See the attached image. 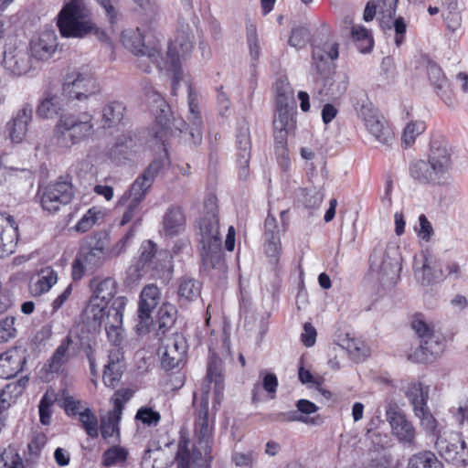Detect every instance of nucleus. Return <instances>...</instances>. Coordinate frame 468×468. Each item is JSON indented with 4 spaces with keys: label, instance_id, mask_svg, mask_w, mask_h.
<instances>
[{
    "label": "nucleus",
    "instance_id": "nucleus-1",
    "mask_svg": "<svg viewBox=\"0 0 468 468\" xmlns=\"http://www.w3.org/2000/svg\"><path fill=\"white\" fill-rule=\"evenodd\" d=\"M192 37L181 32L169 44L166 57L162 55V38L146 25L128 28L122 33V42L136 57V66L145 73L153 66L173 72L172 93L176 95L179 82L183 80L181 64L193 49Z\"/></svg>",
    "mask_w": 468,
    "mask_h": 468
},
{
    "label": "nucleus",
    "instance_id": "nucleus-2",
    "mask_svg": "<svg viewBox=\"0 0 468 468\" xmlns=\"http://www.w3.org/2000/svg\"><path fill=\"white\" fill-rule=\"evenodd\" d=\"M222 376V361L211 356L208 359L207 376L198 392L193 395V405L196 408L195 437L197 440V448L193 452H200L206 462L212 459L213 429L215 416L209 415L208 403L211 385L214 390V405H219L223 396L224 383Z\"/></svg>",
    "mask_w": 468,
    "mask_h": 468
},
{
    "label": "nucleus",
    "instance_id": "nucleus-3",
    "mask_svg": "<svg viewBox=\"0 0 468 468\" xmlns=\"http://www.w3.org/2000/svg\"><path fill=\"white\" fill-rule=\"evenodd\" d=\"M452 150L445 137L435 134L430 143L428 160H415L410 165V176L420 184L444 185L450 179Z\"/></svg>",
    "mask_w": 468,
    "mask_h": 468
},
{
    "label": "nucleus",
    "instance_id": "nucleus-4",
    "mask_svg": "<svg viewBox=\"0 0 468 468\" xmlns=\"http://www.w3.org/2000/svg\"><path fill=\"white\" fill-rule=\"evenodd\" d=\"M201 257L206 271H225L222 258L221 238L218 229V204L215 196H209L204 203V216L199 221Z\"/></svg>",
    "mask_w": 468,
    "mask_h": 468
},
{
    "label": "nucleus",
    "instance_id": "nucleus-5",
    "mask_svg": "<svg viewBox=\"0 0 468 468\" xmlns=\"http://www.w3.org/2000/svg\"><path fill=\"white\" fill-rule=\"evenodd\" d=\"M58 27L64 37L83 38L94 35L104 41L106 35L91 19V11L83 0H70L61 9L58 17Z\"/></svg>",
    "mask_w": 468,
    "mask_h": 468
},
{
    "label": "nucleus",
    "instance_id": "nucleus-6",
    "mask_svg": "<svg viewBox=\"0 0 468 468\" xmlns=\"http://www.w3.org/2000/svg\"><path fill=\"white\" fill-rule=\"evenodd\" d=\"M186 87L188 104L187 121L174 119L171 122L167 118L163 119L161 116L156 118L159 129L155 132V138L161 142L163 146H165L168 132L170 133H173L171 125L180 133H186L188 135L189 144L198 145L202 142L203 120L199 108L198 94L191 84L186 83ZM164 150L165 151V147H164Z\"/></svg>",
    "mask_w": 468,
    "mask_h": 468
},
{
    "label": "nucleus",
    "instance_id": "nucleus-7",
    "mask_svg": "<svg viewBox=\"0 0 468 468\" xmlns=\"http://www.w3.org/2000/svg\"><path fill=\"white\" fill-rule=\"evenodd\" d=\"M92 119L89 112L61 115L55 127L57 144L68 148L90 137L94 132Z\"/></svg>",
    "mask_w": 468,
    "mask_h": 468
},
{
    "label": "nucleus",
    "instance_id": "nucleus-8",
    "mask_svg": "<svg viewBox=\"0 0 468 468\" xmlns=\"http://www.w3.org/2000/svg\"><path fill=\"white\" fill-rule=\"evenodd\" d=\"M435 445L440 454L447 462L457 466L468 464V447L460 432L440 431Z\"/></svg>",
    "mask_w": 468,
    "mask_h": 468
},
{
    "label": "nucleus",
    "instance_id": "nucleus-9",
    "mask_svg": "<svg viewBox=\"0 0 468 468\" xmlns=\"http://www.w3.org/2000/svg\"><path fill=\"white\" fill-rule=\"evenodd\" d=\"M161 345L158 354L161 366L165 370L178 367L185 360L187 352V343L185 336L177 332L160 335Z\"/></svg>",
    "mask_w": 468,
    "mask_h": 468
},
{
    "label": "nucleus",
    "instance_id": "nucleus-10",
    "mask_svg": "<svg viewBox=\"0 0 468 468\" xmlns=\"http://www.w3.org/2000/svg\"><path fill=\"white\" fill-rule=\"evenodd\" d=\"M359 118L367 130L381 144L389 145L394 141V133L378 109L370 102L362 104Z\"/></svg>",
    "mask_w": 468,
    "mask_h": 468
},
{
    "label": "nucleus",
    "instance_id": "nucleus-11",
    "mask_svg": "<svg viewBox=\"0 0 468 468\" xmlns=\"http://www.w3.org/2000/svg\"><path fill=\"white\" fill-rule=\"evenodd\" d=\"M99 91L97 80L89 73L74 71L65 77L63 93L69 99L83 101Z\"/></svg>",
    "mask_w": 468,
    "mask_h": 468
},
{
    "label": "nucleus",
    "instance_id": "nucleus-12",
    "mask_svg": "<svg viewBox=\"0 0 468 468\" xmlns=\"http://www.w3.org/2000/svg\"><path fill=\"white\" fill-rule=\"evenodd\" d=\"M413 271L415 278L421 285L439 282L445 277L440 260L428 252H421L414 257Z\"/></svg>",
    "mask_w": 468,
    "mask_h": 468
},
{
    "label": "nucleus",
    "instance_id": "nucleus-13",
    "mask_svg": "<svg viewBox=\"0 0 468 468\" xmlns=\"http://www.w3.org/2000/svg\"><path fill=\"white\" fill-rule=\"evenodd\" d=\"M72 197V186L67 181L51 183L40 190L41 206L50 213H55L70 203Z\"/></svg>",
    "mask_w": 468,
    "mask_h": 468
},
{
    "label": "nucleus",
    "instance_id": "nucleus-14",
    "mask_svg": "<svg viewBox=\"0 0 468 468\" xmlns=\"http://www.w3.org/2000/svg\"><path fill=\"white\" fill-rule=\"evenodd\" d=\"M161 292L154 284L145 285L140 294L136 331L144 334L153 323L152 314L160 303Z\"/></svg>",
    "mask_w": 468,
    "mask_h": 468
},
{
    "label": "nucleus",
    "instance_id": "nucleus-15",
    "mask_svg": "<svg viewBox=\"0 0 468 468\" xmlns=\"http://www.w3.org/2000/svg\"><path fill=\"white\" fill-rule=\"evenodd\" d=\"M386 419L393 435L409 447L415 446L416 431L412 423L406 418L399 406L389 403L386 409Z\"/></svg>",
    "mask_w": 468,
    "mask_h": 468
},
{
    "label": "nucleus",
    "instance_id": "nucleus-16",
    "mask_svg": "<svg viewBox=\"0 0 468 468\" xmlns=\"http://www.w3.org/2000/svg\"><path fill=\"white\" fill-rule=\"evenodd\" d=\"M106 251L101 246L82 249L72 263L71 276L80 281L86 272H93L107 261Z\"/></svg>",
    "mask_w": 468,
    "mask_h": 468
},
{
    "label": "nucleus",
    "instance_id": "nucleus-17",
    "mask_svg": "<svg viewBox=\"0 0 468 468\" xmlns=\"http://www.w3.org/2000/svg\"><path fill=\"white\" fill-rule=\"evenodd\" d=\"M398 247L376 248L370 256V269L384 276H395L401 269Z\"/></svg>",
    "mask_w": 468,
    "mask_h": 468
},
{
    "label": "nucleus",
    "instance_id": "nucleus-18",
    "mask_svg": "<svg viewBox=\"0 0 468 468\" xmlns=\"http://www.w3.org/2000/svg\"><path fill=\"white\" fill-rule=\"evenodd\" d=\"M162 167V161H153L146 167L144 173L133 183L127 196H124L123 198H128V200H133L135 202L141 203L144 200L147 191L152 186Z\"/></svg>",
    "mask_w": 468,
    "mask_h": 468
},
{
    "label": "nucleus",
    "instance_id": "nucleus-19",
    "mask_svg": "<svg viewBox=\"0 0 468 468\" xmlns=\"http://www.w3.org/2000/svg\"><path fill=\"white\" fill-rule=\"evenodd\" d=\"M276 106L277 110L273 119L274 140L276 144H280L283 149L287 143L288 133L295 128L293 107L291 104Z\"/></svg>",
    "mask_w": 468,
    "mask_h": 468
},
{
    "label": "nucleus",
    "instance_id": "nucleus-20",
    "mask_svg": "<svg viewBox=\"0 0 468 468\" xmlns=\"http://www.w3.org/2000/svg\"><path fill=\"white\" fill-rule=\"evenodd\" d=\"M444 348L441 335L433 332L424 340H420L419 347L408 356V358L416 363H427L441 355Z\"/></svg>",
    "mask_w": 468,
    "mask_h": 468
},
{
    "label": "nucleus",
    "instance_id": "nucleus-21",
    "mask_svg": "<svg viewBox=\"0 0 468 468\" xmlns=\"http://www.w3.org/2000/svg\"><path fill=\"white\" fill-rule=\"evenodd\" d=\"M32 118L33 107L29 103H25L6 123V131L13 143L19 144L24 140Z\"/></svg>",
    "mask_w": 468,
    "mask_h": 468
},
{
    "label": "nucleus",
    "instance_id": "nucleus-22",
    "mask_svg": "<svg viewBox=\"0 0 468 468\" xmlns=\"http://www.w3.org/2000/svg\"><path fill=\"white\" fill-rule=\"evenodd\" d=\"M3 65L13 77H21L33 69L31 56L24 49L10 48L4 53Z\"/></svg>",
    "mask_w": 468,
    "mask_h": 468
},
{
    "label": "nucleus",
    "instance_id": "nucleus-23",
    "mask_svg": "<svg viewBox=\"0 0 468 468\" xmlns=\"http://www.w3.org/2000/svg\"><path fill=\"white\" fill-rule=\"evenodd\" d=\"M339 56V44L335 39H327L323 43L315 44L313 48L312 67L318 73H323L329 68V62Z\"/></svg>",
    "mask_w": 468,
    "mask_h": 468
},
{
    "label": "nucleus",
    "instance_id": "nucleus-24",
    "mask_svg": "<svg viewBox=\"0 0 468 468\" xmlns=\"http://www.w3.org/2000/svg\"><path fill=\"white\" fill-rule=\"evenodd\" d=\"M17 237V225L14 218L6 213L0 212V258L15 251Z\"/></svg>",
    "mask_w": 468,
    "mask_h": 468
},
{
    "label": "nucleus",
    "instance_id": "nucleus-25",
    "mask_svg": "<svg viewBox=\"0 0 468 468\" xmlns=\"http://www.w3.org/2000/svg\"><path fill=\"white\" fill-rule=\"evenodd\" d=\"M27 362L26 350L16 347L0 356V378L8 379L22 371Z\"/></svg>",
    "mask_w": 468,
    "mask_h": 468
},
{
    "label": "nucleus",
    "instance_id": "nucleus-26",
    "mask_svg": "<svg viewBox=\"0 0 468 468\" xmlns=\"http://www.w3.org/2000/svg\"><path fill=\"white\" fill-rule=\"evenodd\" d=\"M58 47L57 35L53 30H43L30 43L31 57L36 60H48Z\"/></svg>",
    "mask_w": 468,
    "mask_h": 468
},
{
    "label": "nucleus",
    "instance_id": "nucleus-27",
    "mask_svg": "<svg viewBox=\"0 0 468 468\" xmlns=\"http://www.w3.org/2000/svg\"><path fill=\"white\" fill-rule=\"evenodd\" d=\"M188 439L185 436H181L176 456L177 468H207L208 462L203 459L199 452H191L188 449Z\"/></svg>",
    "mask_w": 468,
    "mask_h": 468
},
{
    "label": "nucleus",
    "instance_id": "nucleus-28",
    "mask_svg": "<svg viewBox=\"0 0 468 468\" xmlns=\"http://www.w3.org/2000/svg\"><path fill=\"white\" fill-rule=\"evenodd\" d=\"M237 162L240 167L239 176L246 178L249 175V161L250 156V131L247 125L242 126L237 134Z\"/></svg>",
    "mask_w": 468,
    "mask_h": 468
},
{
    "label": "nucleus",
    "instance_id": "nucleus-29",
    "mask_svg": "<svg viewBox=\"0 0 468 468\" xmlns=\"http://www.w3.org/2000/svg\"><path fill=\"white\" fill-rule=\"evenodd\" d=\"M399 0H370L367 2L363 18L366 22L373 20L376 14L381 16L380 19H392L397 11V3Z\"/></svg>",
    "mask_w": 468,
    "mask_h": 468
},
{
    "label": "nucleus",
    "instance_id": "nucleus-30",
    "mask_svg": "<svg viewBox=\"0 0 468 468\" xmlns=\"http://www.w3.org/2000/svg\"><path fill=\"white\" fill-rule=\"evenodd\" d=\"M90 287L92 289L90 299L97 300L103 305H108L117 292V283L111 277L95 278L90 282Z\"/></svg>",
    "mask_w": 468,
    "mask_h": 468
},
{
    "label": "nucleus",
    "instance_id": "nucleus-31",
    "mask_svg": "<svg viewBox=\"0 0 468 468\" xmlns=\"http://www.w3.org/2000/svg\"><path fill=\"white\" fill-rule=\"evenodd\" d=\"M58 282V273L51 268L41 269L32 278L29 283V291L33 296H39L48 292Z\"/></svg>",
    "mask_w": 468,
    "mask_h": 468
},
{
    "label": "nucleus",
    "instance_id": "nucleus-32",
    "mask_svg": "<svg viewBox=\"0 0 468 468\" xmlns=\"http://www.w3.org/2000/svg\"><path fill=\"white\" fill-rule=\"evenodd\" d=\"M185 223L186 218L182 208L172 206L163 217L162 230L167 236H176L184 230Z\"/></svg>",
    "mask_w": 468,
    "mask_h": 468
},
{
    "label": "nucleus",
    "instance_id": "nucleus-33",
    "mask_svg": "<svg viewBox=\"0 0 468 468\" xmlns=\"http://www.w3.org/2000/svg\"><path fill=\"white\" fill-rule=\"evenodd\" d=\"M156 245L151 240H144L139 249V258L133 265L138 278L144 275L149 270L154 269V260L156 255Z\"/></svg>",
    "mask_w": 468,
    "mask_h": 468
},
{
    "label": "nucleus",
    "instance_id": "nucleus-34",
    "mask_svg": "<svg viewBox=\"0 0 468 468\" xmlns=\"http://www.w3.org/2000/svg\"><path fill=\"white\" fill-rule=\"evenodd\" d=\"M122 418L119 406L117 410H110L106 415L101 417L100 431L104 440L113 442L120 437L119 423Z\"/></svg>",
    "mask_w": 468,
    "mask_h": 468
},
{
    "label": "nucleus",
    "instance_id": "nucleus-35",
    "mask_svg": "<svg viewBox=\"0 0 468 468\" xmlns=\"http://www.w3.org/2000/svg\"><path fill=\"white\" fill-rule=\"evenodd\" d=\"M28 378H21L18 381L10 382L5 386L0 394V414L5 410L24 391Z\"/></svg>",
    "mask_w": 468,
    "mask_h": 468
},
{
    "label": "nucleus",
    "instance_id": "nucleus-36",
    "mask_svg": "<svg viewBox=\"0 0 468 468\" xmlns=\"http://www.w3.org/2000/svg\"><path fill=\"white\" fill-rule=\"evenodd\" d=\"M72 344V339L67 336L60 345L57 347L54 354L48 361L46 367L51 373H58L61 370L62 367L69 361V348Z\"/></svg>",
    "mask_w": 468,
    "mask_h": 468
},
{
    "label": "nucleus",
    "instance_id": "nucleus-37",
    "mask_svg": "<svg viewBox=\"0 0 468 468\" xmlns=\"http://www.w3.org/2000/svg\"><path fill=\"white\" fill-rule=\"evenodd\" d=\"M122 375V365L120 361L119 351L111 353L109 362L105 366L102 379L106 386L114 387Z\"/></svg>",
    "mask_w": 468,
    "mask_h": 468
},
{
    "label": "nucleus",
    "instance_id": "nucleus-38",
    "mask_svg": "<svg viewBox=\"0 0 468 468\" xmlns=\"http://www.w3.org/2000/svg\"><path fill=\"white\" fill-rule=\"evenodd\" d=\"M128 456L129 451L126 448L119 445H113L102 453L101 464L106 468L123 466Z\"/></svg>",
    "mask_w": 468,
    "mask_h": 468
},
{
    "label": "nucleus",
    "instance_id": "nucleus-39",
    "mask_svg": "<svg viewBox=\"0 0 468 468\" xmlns=\"http://www.w3.org/2000/svg\"><path fill=\"white\" fill-rule=\"evenodd\" d=\"M107 307L108 305H103L102 303L90 299L84 310L85 321L93 328L100 327L104 321Z\"/></svg>",
    "mask_w": 468,
    "mask_h": 468
},
{
    "label": "nucleus",
    "instance_id": "nucleus-40",
    "mask_svg": "<svg viewBox=\"0 0 468 468\" xmlns=\"http://www.w3.org/2000/svg\"><path fill=\"white\" fill-rule=\"evenodd\" d=\"M62 110L61 99L58 95L48 94L39 102L37 114L43 119H51Z\"/></svg>",
    "mask_w": 468,
    "mask_h": 468
},
{
    "label": "nucleus",
    "instance_id": "nucleus-41",
    "mask_svg": "<svg viewBox=\"0 0 468 468\" xmlns=\"http://www.w3.org/2000/svg\"><path fill=\"white\" fill-rule=\"evenodd\" d=\"M180 300L193 302L201 294V283L190 277H183L178 283L177 290Z\"/></svg>",
    "mask_w": 468,
    "mask_h": 468
},
{
    "label": "nucleus",
    "instance_id": "nucleus-42",
    "mask_svg": "<svg viewBox=\"0 0 468 468\" xmlns=\"http://www.w3.org/2000/svg\"><path fill=\"white\" fill-rule=\"evenodd\" d=\"M351 38L361 53H367L373 48L374 40L371 32L361 25L351 27Z\"/></svg>",
    "mask_w": 468,
    "mask_h": 468
},
{
    "label": "nucleus",
    "instance_id": "nucleus-43",
    "mask_svg": "<svg viewBox=\"0 0 468 468\" xmlns=\"http://www.w3.org/2000/svg\"><path fill=\"white\" fill-rule=\"evenodd\" d=\"M406 396L410 399L415 412L420 408L427 407L429 388L424 387L421 383H412L409 385Z\"/></svg>",
    "mask_w": 468,
    "mask_h": 468
},
{
    "label": "nucleus",
    "instance_id": "nucleus-44",
    "mask_svg": "<svg viewBox=\"0 0 468 468\" xmlns=\"http://www.w3.org/2000/svg\"><path fill=\"white\" fill-rule=\"evenodd\" d=\"M408 468H443L434 453L426 451L413 454L408 462Z\"/></svg>",
    "mask_w": 468,
    "mask_h": 468
},
{
    "label": "nucleus",
    "instance_id": "nucleus-45",
    "mask_svg": "<svg viewBox=\"0 0 468 468\" xmlns=\"http://www.w3.org/2000/svg\"><path fill=\"white\" fill-rule=\"evenodd\" d=\"M58 400V394L53 389H48L40 399L38 405L39 420L41 424L49 425L52 416V406Z\"/></svg>",
    "mask_w": 468,
    "mask_h": 468
},
{
    "label": "nucleus",
    "instance_id": "nucleus-46",
    "mask_svg": "<svg viewBox=\"0 0 468 468\" xmlns=\"http://www.w3.org/2000/svg\"><path fill=\"white\" fill-rule=\"evenodd\" d=\"M125 107L122 102L112 101L106 104L102 110V121L104 125L112 127L119 123L122 117Z\"/></svg>",
    "mask_w": 468,
    "mask_h": 468
},
{
    "label": "nucleus",
    "instance_id": "nucleus-47",
    "mask_svg": "<svg viewBox=\"0 0 468 468\" xmlns=\"http://www.w3.org/2000/svg\"><path fill=\"white\" fill-rule=\"evenodd\" d=\"M176 311L171 304L163 305L158 311V335H167L166 333L173 326L176 321Z\"/></svg>",
    "mask_w": 468,
    "mask_h": 468
},
{
    "label": "nucleus",
    "instance_id": "nucleus-48",
    "mask_svg": "<svg viewBox=\"0 0 468 468\" xmlns=\"http://www.w3.org/2000/svg\"><path fill=\"white\" fill-rule=\"evenodd\" d=\"M276 105L293 104V91L286 77L279 78L274 84Z\"/></svg>",
    "mask_w": 468,
    "mask_h": 468
},
{
    "label": "nucleus",
    "instance_id": "nucleus-49",
    "mask_svg": "<svg viewBox=\"0 0 468 468\" xmlns=\"http://www.w3.org/2000/svg\"><path fill=\"white\" fill-rule=\"evenodd\" d=\"M125 304V298L119 297L114 303L113 306L109 309L104 318V324L112 327H122V309Z\"/></svg>",
    "mask_w": 468,
    "mask_h": 468
},
{
    "label": "nucleus",
    "instance_id": "nucleus-50",
    "mask_svg": "<svg viewBox=\"0 0 468 468\" xmlns=\"http://www.w3.org/2000/svg\"><path fill=\"white\" fill-rule=\"evenodd\" d=\"M79 420L88 436L90 438H97L99 436L98 419L90 409L85 408L79 412Z\"/></svg>",
    "mask_w": 468,
    "mask_h": 468
},
{
    "label": "nucleus",
    "instance_id": "nucleus-51",
    "mask_svg": "<svg viewBox=\"0 0 468 468\" xmlns=\"http://www.w3.org/2000/svg\"><path fill=\"white\" fill-rule=\"evenodd\" d=\"M392 19H388V22H386L385 19H380V26L383 29H390L394 28L395 31V43L397 47H400L405 39V34L407 31V23L403 17L399 16Z\"/></svg>",
    "mask_w": 468,
    "mask_h": 468
},
{
    "label": "nucleus",
    "instance_id": "nucleus-52",
    "mask_svg": "<svg viewBox=\"0 0 468 468\" xmlns=\"http://www.w3.org/2000/svg\"><path fill=\"white\" fill-rule=\"evenodd\" d=\"M246 37L250 56L251 58L253 64H255L260 58L261 48L257 36V28L254 24H247Z\"/></svg>",
    "mask_w": 468,
    "mask_h": 468
},
{
    "label": "nucleus",
    "instance_id": "nucleus-53",
    "mask_svg": "<svg viewBox=\"0 0 468 468\" xmlns=\"http://www.w3.org/2000/svg\"><path fill=\"white\" fill-rule=\"evenodd\" d=\"M275 420L279 421L289 422L299 421L308 425H317L321 422V418L318 415L313 417L304 416L299 412L298 409L297 410L279 413L277 414Z\"/></svg>",
    "mask_w": 468,
    "mask_h": 468
},
{
    "label": "nucleus",
    "instance_id": "nucleus-54",
    "mask_svg": "<svg viewBox=\"0 0 468 468\" xmlns=\"http://www.w3.org/2000/svg\"><path fill=\"white\" fill-rule=\"evenodd\" d=\"M415 416L420 419V425L423 429L433 436L438 438V433L441 429L437 428V422L429 410L428 407L420 408L415 412Z\"/></svg>",
    "mask_w": 468,
    "mask_h": 468
},
{
    "label": "nucleus",
    "instance_id": "nucleus-55",
    "mask_svg": "<svg viewBox=\"0 0 468 468\" xmlns=\"http://www.w3.org/2000/svg\"><path fill=\"white\" fill-rule=\"evenodd\" d=\"M425 123L422 121H412L404 128L402 142L406 146H410L416 138L425 131Z\"/></svg>",
    "mask_w": 468,
    "mask_h": 468
},
{
    "label": "nucleus",
    "instance_id": "nucleus-56",
    "mask_svg": "<svg viewBox=\"0 0 468 468\" xmlns=\"http://www.w3.org/2000/svg\"><path fill=\"white\" fill-rule=\"evenodd\" d=\"M135 235V228L133 226L130 230L116 243L105 250L108 260L117 258L123 254L127 250L128 241Z\"/></svg>",
    "mask_w": 468,
    "mask_h": 468
},
{
    "label": "nucleus",
    "instance_id": "nucleus-57",
    "mask_svg": "<svg viewBox=\"0 0 468 468\" xmlns=\"http://www.w3.org/2000/svg\"><path fill=\"white\" fill-rule=\"evenodd\" d=\"M58 405L69 416L79 415L80 401L75 399L66 390H62L60 398L58 397Z\"/></svg>",
    "mask_w": 468,
    "mask_h": 468
},
{
    "label": "nucleus",
    "instance_id": "nucleus-58",
    "mask_svg": "<svg viewBox=\"0 0 468 468\" xmlns=\"http://www.w3.org/2000/svg\"><path fill=\"white\" fill-rule=\"evenodd\" d=\"M429 80L437 90H441L447 84V80L441 68L434 62H429L427 66Z\"/></svg>",
    "mask_w": 468,
    "mask_h": 468
},
{
    "label": "nucleus",
    "instance_id": "nucleus-59",
    "mask_svg": "<svg viewBox=\"0 0 468 468\" xmlns=\"http://www.w3.org/2000/svg\"><path fill=\"white\" fill-rule=\"evenodd\" d=\"M265 239V253L270 258V262L276 267L282 251L281 239Z\"/></svg>",
    "mask_w": 468,
    "mask_h": 468
},
{
    "label": "nucleus",
    "instance_id": "nucleus-60",
    "mask_svg": "<svg viewBox=\"0 0 468 468\" xmlns=\"http://www.w3.org/2000/svg\"><path fill=\"white\" fill-rule=\"evenodd\" d=\"M101 214V212L97 208H90L77 223L76 229L80 232L88 231L99 219Z\"/></svg>",
    "mask_w": 468,
    "mask_h": 468
},
{
    "label": "nucleus",
    "instance_id": "nucleus-61",
    "mask_svg": "<svg viewBox=\"0 0 468 468\" xmlns=\"http://www.w3.org/2000/svg\"><path fill=\"white\" fill-rule=\"evenodd\" d=\"M15 321L16 318L13 316L0 320V343L8 342L16 336Z\"/></svg>",
    "mask_w": 468,
    "mask_h": 468
},
{
    "label": "nucleus",
    "instance_id": "nucleus-62",
    "mask_svg": "<svg viewBox=\"0 0 468 468\" xmlns=\"http://www.w3.org/2000/svg\"><path fill=\"white\" fill-rule=\"evenodd\" d=\"M135 418L148 426H156L161 420L160 413L147 407L139 409Z\"/></svg>",
    "mask_w": 468,
    "mask_h": 468
},
{
    "label": "nucleus",
    "instance_id": "nucleus-63",
    "mask_svg": "<svg viewBox=\"0 0 468 468\" xmlns=\"http://www.w3.org/2000/svg\"><path fill=\"white\" fill-rule=\"evenodd\" d=\"M349 83L348 77L344 73H338L335 76L333 82L330 84L329 92L332 96H341L347 90Z\"/></svg>",
    "mask_w": 468,
    "mask_h": 468
},
{
    "label": "nucleus",
    "instance_id": "nucleus-64",
    "mask_svg": "<svg viewBox=\"0 0 468 468\" xmlns=\"http://www.w3.org/2000/svg\"><path fill=\"white\" fill-rule=\"evenodd\" d=\"M0 468H24V463L18 453L5 452L0 455Z\"/></svg>",
    "mask_w": 468,
    "mask_h": 468
}]
</instances>
